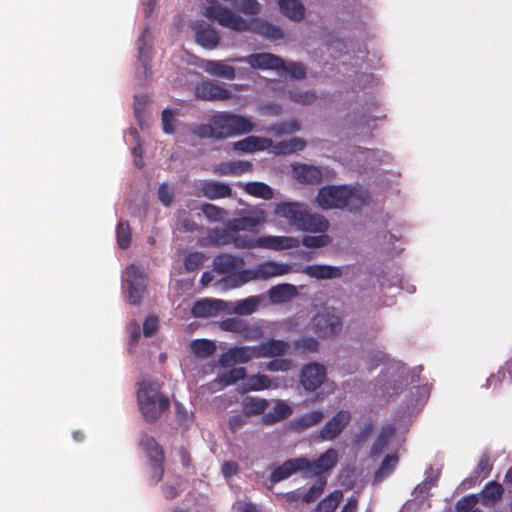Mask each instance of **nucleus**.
<instances>
[{
  "instance_id": "nucleus-37",
  "label": "nucleus",
  "mask_w": 512,
  "mask_h": 512,
  "mask_svg": "<svg viewBox=\"0 0 512 512\" xmlns=\"http://www.w3.org/2000/svg\"><path fill=\"white\" fill-rule=\"evenodd\" d=\"M190 348L196 357L206 359L214 354L216 344L208 339H195L190 342Z\"/></svg>"
},
{
  "instance_id": "nucleus-35",
  "label": "nucleus",
  "mask_w": 512,
  "mask_h": 512,
  "mask_svg": "<svg viewBox=\"0 0 512 512\" xmlns=\"http://www.w3.org/2000/svg\"><path fill=\"white\" fill-rule=\"evenodd\" d=\"M395 433V426L392 424H388L386 426H383L380 434L376 438L374 444L371 448V456L377 457L382 454L386 446L388 445L390 439Z\"/></svg>"
},
{
  "instance_id": "nucleus-34",
  "label": "nucleus",
  "mask_w": 512,
  "mask_h": 512,
  "mask_svg": "<svg viewBox=\"0 0 512 512\" xmlns=\"http://www.w3.org/2000/svg\"><path fill=\"white\" fill-rule=\"evenodd\" d=\"M205 70L211 75L228 80H234L236 77L235 68L225 64L223 61L209 60L205 64Z\"/></svg>"
},
{
  "instance_id": "nucleus-5",
  "label": "nucleus",
  "mask_w": 512,
  "mask_h": 512,
  "mask_svg": "<svg viewBox=\"0 0 512 512\" xmlns=\"http://www.w3.org/2000/svg\"><path fill=\"white\" fill-rule=\"evenodd\" d=\"M354 198V191L346 185H327L319 189L316 202L322 209H343L348 207Z\"/></svg>"
},
{
  "instance_id": "nucleus-61",
  "label": "nucleus",
  "mask_w": 512,
  "mask_h": 512,
  "mask_svg": "<svg viewBox=\"0 0 512 512\" xmlns=\"http://www.w3.org/2000/svg\"><path fill=\"white\" fill-rule=\"evenodd\" d=\"M162 127L163 131L167 134H172L175 131V116L172 110L164 109L162 111Z\"/></svg>"
},
{
  "instance_id": "nucleus-18",
  "label": "nucleus",
  "mask_w": 512,
  "mask_h": 512,
  "mask_svg": "<svg viewBox=\"0 0 512 512\" xmlns=\"http://www.w3.org/2000/svg\"><path fill=\"white\" fill-rule=\"evenodd\" d=\"M304 457L292 458L277 466L270 474V481L275 484L289 478L298 471H304Z\"/></svg>"
},
{
  "instance_id": "nucleus-36",
  "label": "nucleus",
  "mask_w": 512,
  "mask_h": 512,
  "mask_svg": "<svg viewBox=\"0 0 512 512\" xmlns=\"http://www.w3.org/2000/svg\"><path fill=\"white\" fill-rule=\"evenodd\" d=\"M342 500L343 492L341 490H334L326 495L312 512H335Z\"/></svg>"
},
{
  "instance_id": "nucleus-3",
  "label": "nucleus",
  "mask_w": 512,
  "mask_h": 512,
  "mask_svg": "<svg viewBox=\"0 0 512 512\" xmlns=\"http://www.w3.org/2000/svg\"><path fill=\"white\" fill-rule=\"evenodd\" d=\"M157 382L142 381L137 391V401L144 420L155 423L170 407V400L161 393Z\"/></svg>"
},
{
  "instance_id": "nucleus-45",
  "label": "nucleus",
  "mask_w": 512,
  "mask_h": 512,
  "mask_svg": "<svg viewBox=\"0 0 512 512\" xmlns=\"http://www.w3.org/2000/svg\"><path fill=\"white\" fill-rule=\"evenodd\" d=\"M271 386V379L264 374L252 375L244 382L245 391H260Z\"/></svg>"
},
{
  "instance_id": "nucleus-2",
  "label": "nucleus",
  "mask_w": 512,
  "mask_h": 512,
  "mask_svg": "<svg viewBox=\"0 0 512 512\" xmlns=\"http://www.w3.org/2000/svg\"><path fill=\"white\" fill-rule=\"evenodd\" d=\"M274 213L297 231L323 233L329 228L328 220L323 215L311 213L307 204L303 202H280L276 204Z\"/></svg>"
},
{
  "instance_id": "nucleus-29",
  "label": "nucleus",
  "mask_w": 512,
  "mask_h": 512,
  "mask_svg": "<svg viewBox=\"0 0 512 512\" xmlns=\"http://www.w3.org/2000/svg\"><path fill=\"white\" fill-rule=\"evenodd\" d=\"M280 12L294 22H300L305 16V7L300 0H279Z\"/></svg>"
},
{
  "instance_id": "nucleus-20",
  "label": "nucleus",
  "mask_w": 512,
  "mask_h": 512,
  "mask_svg": "<svg viewBox=\"0 0 512 512\" xmlns=\"http://www.w3.org/2000/svg\"><path fill=\"white\" fill-rule=\"evenodd\" d=\"M138 60L141 62L144 73L149 71V62L152 58V35L150 29L145 27L137 39Z\"/></svg>"
},
{
  "instance_id": "nucleus-28",
  "label": "nucleus",
  "mask_w": 512,
  "mask_h": 512,
  "mask_svg": "<svg viewBox=\"0 0 512 512\" xmlns=\"http://www.w3.org/2000/svg\"><path fill=\"white\" fill-rule=\"evenodd\" d=\"M292 266L288 263L265 261L258 265L260 279L267 280L272 277L282 276L292 272Z\"/></svg>"
},
{
  "instance_id": "nucleus-57",
  "label": "nucleus",
  "mask_w": 512,
  "mask_h": 512,
  "mask_svg": "<svg viewBox=\"0 0 512 512\" xmlns=\"http://www.w3.org/2000/svg\"><path fill=\"white\" fill-rule=\"evenodd\" d=\"M505 371L510 374V378L512 380V360L506 362L505 365L498 370L497 374L491 375L486 381V386L496 387L498 383H501L504 380Z\"/></svg>"
},
{
  "instance_id": "nucleus-13",
  "label": "nucleus",
  "mask_w": 512,
  "mask_h": 512,
  "mask_svg": "<svg viewBox=\"0 0 512 512\" xmlns=\"http://www.w3.org/2000/svg\"><path fill=\"white\" fill-rule=\"evenodd\" d=\"M209 238L217 245L233 244L236 248L245 249L251 245L249 244L250 236L235 234L234 231L229 229L228 222L223 229H214L211 231Z\"/></svg>"
},
{
  "instance_id": "nucleus-10",
  "label": "nucleus",
  "mask_w": 512,
  "mask_h": 512,
  "mask_svg": "<svg viewBox=\"0 0 512 512\" xmlns=\"http://www.w3.org/2000/svg\"><path fill=\"white\" fill-rule=\"evenodd\" d=\"M249 244H251L250 248H265L271 249L274 251H281L286 249H292L299 246V240L290 236H261L258 238H254L250 236Z\"/></svg>"
},
{
  "instance_id": "nucleus-48",
  "label": "nucleus",
  "mask_w": 512,
  "mask_h": 512,
  "mask_svg": "<svg viewBox=\"0 0 512 512\" xmlns=\"http://www.w3.org/2000/svg\"><path fill=\"white\" fill-rule=\"evenodd\" d=\"M326 484L325 477L318 478L308 491L302 493V501L305 503L314 502L323 493Z\"/></svg>"
},
{
  "instance_id": "nucleus-59",
  "label": "nucleus",
  "mask_w": 512,
  "mask_h": 512,
  "mask_svg": "<svg viewBox=\"0 0 512 512\" xmlns=\"http://www.w3.org/2000/svg\"><path fill=\"white\" fill-rule=\"evenodd\" d=\"M293 366V362L290 359L278 358L269 361L266 365V369L271 372H286L289 371Z\"/></svg>"
},
{
  "instance_id": "nucleus-39",
  "label": "nucleus",
  "mask_w": 512,
  "mask_h": 512,
  "mask_svg": "<svg viewBox=\"0 0 512 512\" xmlns=\"http://www.w3.org/2000/svg\"><path fill=\"white\" fill-rule=\"evenodd\" d=\"M244 190L251 196L258 197L264 200L273 198V189L263 182H248L244 186Z\"/></svg>"
},
{
  "instance_id": "nucleus-51",
  "label": "nucleus",
  "mask_w": 512,
  "mask_h": 512,
  "mask_svg": "<svg viewBox=\"0 0 512 512\" xmlns=\"http://www.w3.org/2000/svg\"><path fill=\"white\" fill-rule=\"evenodd\" d=\"M220 328L223 331L245 333L248 329V324L240 318L233 317L221 321Z\"/></svg>"
},
{
  "instance_id": "nucleus-47",
  "label": "nucleus",
  "mask_w": 512,
  "mask_h": 512,
  "mask_svg": "<svg viewBox=\"0 0 512 512\" xmlns=\"http://www.w3.org/2000/svg\"><path fill=\"white\" fill-rule=\"evenodd\" d=\"M276 498L284 509L289 510L302 500V492L298 488L286 493H276Z\"/></svg>"
},
{
  "instance_id": "nucleus-22",
  "label": "nucleus",
  "mask_w": 512,
  "mask_h": 512,
  "mask_svg": "<svg viewBox=\"0 0 512 512\" xmlns=\"http://www.w3.org/2000/svg\"><path fill=\"white\" fill-rule=\"evenodd\" d=\"M200 192L202 196L210 200L228 198L232 196L231 187L226 183L218 181H204L201 184Z\"/></svg>"
},
{
  "instance_id": "nucleus-63",
  "label": "nucleus",
  "mask_w": 512,
  "mask_h": 512,
  "mask_svg": "<svg viewBox=\"0 0 512 512\" xmlns=\"http://www.w3.org/2000/svg\"><path fill=\"white\" fill-rule=\"evenodd\" d=\"M290 98L294 102L307 105L315 101L316 95L313 92L296 90L290 92Z\"/></svg>"
},
{
  "instance_id": "nucleus-6",
  "label": "nucleus",
  "mask_w": 512,
  "mask_h": 512,
  "mask_svg": "<svg viewBox=\"0 0 512 512\" xmlns=\"http://www.w3.org/2000/svg\"><path fill=\"white\" fill-rule=\"evenodd\" d=\"M139 445L149 460L152 469L151 479L156 484L162 480L164 475V450L155 438L147 433L141 435Z\"/></svg>"
},
{
  "instance_id": "nucleus-40",
  "label": "nucleus",
  "mask_w": 512,
  "mask_h": 512,
  "mask_svg": "<svg viewBox=\"0 0 512 512\" xmlns=\"http://www.w3.org/2000/svg\"><path fill=\"white\" fill-rule=\"evenodd\" d=\"M245 378L246 369L244 367H238L220 373L215 381L218 382L222 387H227Z\"/></svg>"
},
{
  "instance_id": "nucleus-1",
  "label": "nucleus",
  "mask_w": 512,
  "mask_h": 512,
  "mask_svg": "<svg viewBox=\"0 0 512 512\" xmlns=\"http://www.w3.org/2000/svg\"><path fill=\"white\" fill-rule=\"evenodd\" d=\"M204 14L210 20L217 21L221 26L236 32L250 31L274 41L284 38V32L280 27L261 19L247 21L222 6H209Z\"/></svg>"
},
{
  "instance_id": "nucleus-43",
  "label": "nucleus",
  "mask_w": 512,
  "mask_h": 512,
  "mask_svg": "<svg viewBox=\"0 0 512 512\" xmlns=\"http://www.w3.org/2000/svg\"><path fill=\"white\" fill-rule=\"evenodd\" d=\"M260 303L261 298L259 296H250L238 301L233 310L238 315H250L258 309Z\"/></svg>"
},
{
  "instance_id": "nucleus-11",
  "label": "nucleus",
  "mask_w": 512,
  "mask_h": 512,
  "mask_svg": "<svg viewBox=\"0 0 512 512\" xmlns=\"http://www.w3.org/2000/svg\"><path fill=\"white\" fill-rule=\"evenodd\" d=\"M326 379V368L316 362L309 363L301 369L300 383L306 391L317 390Z\"/></svg>"
},
{
  "instance_id": "nucleus-41",
  "label": "nucleus",
  "mask_w": 512,
  "mask_h": 512,
  "mask_svg": "<svg viewBox=\"0 0 512 512\" xmlns=\"http://www.w3.org/2000/svg\"><path fill=\"white\" fill-rule=\"evenodd\" d=\"M290 414L291 408L286 403L280 401L274 406L273 412L263 416V422L267 425H272L286 419Z\"/></svg>"
},
{
  "instance_id": "nucleus-12",
  "label": "nucleus",
  "mask_w": 512,
  "mask_h": 512,
  "mask_svg": "<svg viewBox=\"0 0 512 512\" xmlns=\"http://www.w3.org/2000/svg\"><path fill=\"white\" fill-rule=\"evenodd\" d=\"M253 358H257L256 346H235L223 353L218 363L226 368L238 363H247Z\"/></svg>"
},
{
  "instance_id": "nucleus-62",
  "label": "nucleus",
  "mask_w": 512,
  "mask_h": 512,
  "mask_svg": "<svg viewBox=\"0 0 512 512\" xmlns=\"http://www.w3.org/2000/svg\"><path fill=\"white\" fill-rule=\"evenodd\" d=\"M491 470L492 463L490 460V456L487 453H484L481 455L475 467L474 473L476 474L477 477L481 476L482 474H484V476H487Z\"/></svg>"
},
{
  "instance_id": "nucleus-30",
  "label": "nucleus",
  "mask_w": 512,
  "mask_h": 512,
  "mask_svg": "<svg viewBox=\"0 0 512 512\" xmlns=\"http://www.w3.org/2000/svg\"><path fill=\"white\" fill-rule=\"evenodd\" d=\"M272 141L268 138L249 136L234 143V149L244 153H252L268 148Z\"/></svg>"
},
{
  "instance_id": "nucleus-25",
  "label": "nucleus",
  "mask_w": 512,
  "mask_h": 512,
  "mask_svg": "<svg viewBox=\"0 0 512 512\" xmlns=\"http://www.w3.org/2000/svg\"><path fill=\"white\" fill-rule=\"evenodd\" d=\"M196 42L202 47L212 50L219 44L218 32L208 24H200L195 29Z\"/></svg>"
},
{
  "instance_id": "nucleus-52",
  "label": "nucleus",
  "mask_w": 512,
  "mask_h": 512,
  "mask_svg": "<svg viewBox=\"0 0 512 512\" xmlns=\"http://www.w3.org/2000/svg\"><path fill=\"white\" fill-rule=\"evenodd\" d=\"M293 347L301 353H313L318 350L319 343L313 337H302L293 342Z\"/></svg>"
},
{
  "instance_id": "nucleus-7",
  "label": "nucleus",
  "mask_w": 512,
  "mask_h": 512,
  "mask_svg": "<svg viewBox=\"0 0 512 512\" xmlns=\"http://www.w3.org/2000/svg\"><path fill=\"white\" fill-rule=\"evenodd\" d=\"M342 326L341 317L329 311L317 313L311 320L312 330L321 338H329L339 334Z\"/></svg>"
},
{
  "instance_id": "nucleus-33",
  "label": "nucleus",
  "mask_w": 512,
  "mask_h": 512,
  "mask_svg": "<svg viewBox=\"0 0 512 512\" xmlns=\"http://www.w3.org/2000/svg\"><path fill=\"white\" fill-rule=\"evenodd\" d=\"M504 493L503 486L496 482H488L481 492V502L486 507H493Z\"/></svg>"
},
{
  "instance_id": "nucleus-32",
  "label": "nucleus",
  "mask_w": 512,
  "mask_h": 512,
  "mask_svg": "<svg viewBox=\"0 0 512 512\" xmlns=\"http://www.w3.org/2000/svg\"><path fill=\"white\" fill-rule=\"evenodd\" d=\"M324 419V413L320 410H313L301 415L292 421V427L296 431H304L311 427L319 425Z\"/></svg>"
},
{
  "instance_id": "nucleus-21",
  "label": "nucleus",
  "mask_w": 512,
  "mask_h": 512,
  "mask_svg": "<svg viewBox=\"0 0 512 512\" xmlns=\"http://www.w3.org/2000/svg\"><path fill=\"white\" fill-rule=\"evenodd\" d=\"M293 175L300 183L303 184H319L322 181V172L314 165H293Z\"/></svg>"
},
{
  "instance_id": "nucleus-14",
  "label": "nucleus",
  "mask_w": 512,
  "mask_h": 512,
  "mask_svg": "<svg viewBox=\"0 0 512 512\" xmlns=\"http://www.w3.org/2000/svg\"><path fill=\"white\" fill-rule=\"evenodd\" d=\"M237 61L246 62L252 68L261 70L280 71V68L284 67V60L280 56L268 52L253 53Z\"/></svg>"
},
{
  "instance_id": "nucleus-8",
  "label": "nucleus",
  "mask_w": 512,
  "mask_h": 512,
  "mask_svg": "<svg viewBox=\"0 0 512 512\" xmlns=\"http://www.w3.org/2000/svg\"><path fill=\"white\" fill-rule=\"evenodd\" d=\"M339 455L336 449L329 448L321 454L316 460H309L304 457L306 462L304 465V472L308 476L323 477L325 473H329L338 463Z\"/></svg>"
},
{
  "instance_id": "nucleus-27",
  "label": "nucleus",
  "mask_w": 512,
  "mask_h": 512,
  "mask_svg": "<svg viewBox=\"0 0 512 512\" xmlns=\"http://www.w3.org/2000/svg\"><path fill=\"white\" fill-rule=\"evenodd\" d=\"M264 222L262 217L257 216H243L240 218H233L228 220V227L235 234H239L240 231L258 232L259 227Z\"/></svg>"
},
{
  "instance_id": "nucleus-15",
  "label": "nucleus",
  "mask_w": 512,
  "mask_h": 512,
  "mask_svg": "<svg viewBox=\"0 0 512 512\" xmlns=\"http://www.w3.org/2000/svg\"><path fill=\"white\" fill-rule=\"evenodd\" d=\"M196 96L206 101H224L232 98L230 90L214 81H203L196 87Z\"/></svg>"
},
{
  "instance_id": "nucleus-56",
  "label": "nucleus",
  "mask_w": 512,
  "mask_h": 512,
  "mask_svg": "<svg viewBox=\"0 0 512 512\" xmlns=\"http://www.w3.org/2000/svg\"><path fill=\"white\" fill-rule=\"evenodd\" d=\"M191 132L199 137L200 139L212 138L216 139V133L214 130V126L212 123V117L209 119V123L207 124H199L196 125Z\"/></svg>"
},
{
  "instance_id": "nucleus-23",
  "label": "nucleus",
  "mask_w": 512,
  "mask_h": 512,
  "mask_svg": "<svg viewBox=\"0 0 512 512\" xmlns=\"http://www.w3.org/2000/svg\"><path fill=\"white\" fill-rule=\"evenodd\" d=\"M252 170V164L249 161L237 160L222 162L214 166V173L219 176H240Z\"/></svg>"
},
{
  "instance_id": "nucleus-46",
  "label": "nucleus",
  "mask_w": 512,
  "mask_h": 512,
  "mask_svg": "<svg viewBox=\"0 0 512 512\" xmlns=\"http://www.w3.org/2000/svg\"><path fill=\"white\" fill-rule=\"evenodd\" d=\"M116 238L118 246L125 250L129 248L132 240L131 229L127 221H119L116 227Z\"/></svg>"
},
{
  "instance_id": "nucleus-50",
  "label": "nucleus",
  "mask_w": 512,
  "mask_h": 512,
  "mask_svg": "<svg viewBox=\"0 0 512 512\" xmlns=\"http://www.w3.org/2000/svg\"><path fill=\"white\" fill-rule=\"evenodd\" d=\"M234 8L246 15H257L260 12V4L257 0H230Z\"/></svg>"
},
{
  "instance_id": "nucleus-4",
  "label": "nucleus",
  "mask_w": 512,
  "mask_h": 512,
  "mask_svg": "<svg viewBox=\"0 0 512 512\" xmlns=\"http://www.w3.org/2000/svg\"><path fill=\"white\" fill-rule=\"evenodd\" d=\"M212 123L216 133V140L249 133L254 127L249 118L227 111L213 115Z\"/></svg>"
},
{
  "instance_id": "nucleus-26",
  "label": "nucleus",
  "mask_w": 512,
  "mask_h": 512,
  "mask_svg": "<svg viewBox=\"0 0 512 512\" xmlns=\"http://www.w3.org/2000/svg\"><path fill=\"white\" fill-rule=\"evenodd\" d=\"M298 295L297 288L289 283L272 286L268 290V297L274 304L286 303Z\"/></svg>"
},
{
  "instance_id": "nucleus-9",
  "label": "nucleus",
  "mask_w": 512,
  "mask_h": 512,
  "mask_svg": "<svg viewBox=\"0 0 512 512\" xmlns=\"http://www.w3.org/2000/svg\"><path fill=\"white\" fill-rule=\"evenodd\" d=\"M351 421V413L348 410H339L321 428L318 438L322 441L335 440Z\"/></svg>"
},
{
  "instance_id": "nucleus-42",
  "label": "nucleus",
  "mask_w": 512,
  "mask_h": 512,
  "mask_svg": "<svg viewBox=\"0 0 512 512\" xmlns=\"http://www.w3.org/2000/svg\"><path fill=\"white\" fill-rule=\"evenodd\" d=\"M268 406L265 399L246 397L242 402V408L245 415H260L264 413Z\"/></svg>"
},
{
  "instance_id": "nucleus-55",
  "label": "nucleus",
  "mask_w": 512,
  "mask_h": 512,
  "mask_svg": "<svg viewBox=\"0 0 512 512\" xmlns=\"http://www.w3.org/2000/svg\"><path fill=\"white\" fill-rule=\"evenodd\" d=\"M300 130V124L297 120L293 119L290 121L275 124L271 127L276 135L291 134Z\"/></svg>"
},
{
  "instance_id": "nucleus-60",
  "label": "nucleus",
  "mask_w": 512,
  "mask_h": 512,
  "mask_svg": "<svg viewBox=\"0 0 512 512\" xmlns=\"http://www.w3.org/2000/svg\"><path fill=\"white\" fill-rule=\"evenodd\" d=\"M204 261V255L200 252H191L185 257L184 266L187 271L197 270Z\"/></svg>"
},
{
  "instance_id": "nucleus-17",
  "label": "nucleus",
  "mask_w": 512,
  "mask_h": 512,
  "mask_svg": "<svg viewBox=\"0 0 512 512\" xmlns=\"http://www.w3.org/2000/svg\"><path fill=\"white\" fill-rule=\"evenodd\" d=\"M290 349V344L284 340L270 338L256 345L257 358H274L284 356Z\"/></svg>"
},
{
  "instance_id": "nucleus-19",
  "label": "nucleus",
  "mask_w": 512,
  "mask_h": 512,
  "mask_svg": "<svg viewBox=\"0 0 512 512\" xmlns=\"http://www.w3.org/2000/svg\"><path fill=\"white\" fill-rule=\"evenodd\" d=\"M226 308V302L220 299L205 298L198 300L192 307L191 313L194 317L202 318L215 316Z\"/></svg>"
},
{
  "instance_id": "nucleus-64",
  "label": "nucleus",
  "mask_w": 512,
  "mask_h": 512,
  "mask_svg": "<svg viewBox=\"0 0 512 512\" xmlns=\"http://www.w3.org/2000/svg\"><path fill=\"white\" fill-rule=\"evenodd\" d=\"M133 280L147 281L146 276H145L144 272L142 271V269L135 264H130L126 267V270H125V281L130 282Z\"/></svg>"
},
{
  "instance_id": "nucleus-44",
  "label": "nucleus",
  "mask_w": 512,
  "mask_h": 512,
  "mask_svg": "<svg viewBox=\"0 0 512 512\" xmlns=\"http://www.w3.org/2000/svg\"><path fill=\"white\" fill-rule=\"evenodd\" d=\"M147 281H130L128 284V301L132 305H137L141 302L143 295L147 288Z\"/></svg>"
},
{
  "instance_id": "nucleus-38",
  "label": "nucleus",
  "mask_w": 512,
  "mask_h": 512,
  "mask_svg": "<svg viewBox=\"0 0 512 512\" xmlns=\"http://www.w3.org/2000/svg\"><path fill=\"white\" fill-rule=\"evenodd\" d=\"M305 147V140L299 137H294L287 141L278 142L274 146V150L277 154L287 155L297 151H302Z\"/></svg>"
},
{
  "instance_id": "nucleus-53",
  "label": "nucleus",
  "mask_w": 512,
  "mask_h": 512,
  "mask_svg": "<svg viewBox=\"0 0 512 512\" xmlns=\"http://www.w3.org/2000/svg\"><path fill=\"white\" fill-rule=\"evenodd\" d=\"M280 71L296 80H302L306 77V67L298 62H284V67H281Z\"/></svg>"
},
{
  "instance_id": "nucleus-16",
  "label": "nucleus",
  "mask_w": 512,
  "mask_h": 512,
  "mask_svg": "<svg viewBox=\"0 0 512 512\" xmlns=\"http://www.w3.org/2000/svg\"><path fill=\"white\" fill-rule=\"evenodd\" d=\"M244 265L245 261L242 257L228 253L219 254L213 259L214 271L227 276L235 275Z\"/></svg>"
},
{
  "instance_id": "nucleus-31",
  "label": "nucleus",
  "mask_w": 512,
  "mask_h": 512,
  "mask_svg": "<svg viewBox=\"0 0 512 512\" xmlns=\"http://www.w3.org/2000/svg\"><path fill=\"white\" fill-rule=\"evenodd\" d=\"M303 272L316 279H333L342 275L341 269L338 267L319 264L308 265L303 269Z\"/></svg>"
},
{
  "instance_id": "nucleus-54",
  "label": "nucleus",
  "mask_w": 512,
  "mask_h": 512,
  "mask_svg": "<svg viewBox=\"0 0 512 512\" xmlns=\"http://www.w3.org/2000/svg\"><path fill=\"white\" fill-rule=\"evenodd\" d=\"M331 243V237L326 232L319 233L317 236H304L302 244L307 248H321Z\"/></svg>"
},
{
  "instance_id": "nucleus-49",
  "label": "nucleus",
  "mask_w": 512,
  "mask_h": 512,
  "mask_svg": "<svg viewBox=\"0 0 512 512\" xmlns=\"http://www.w3.org/2000/svg\"><path fill=\"white\" fill-rule=\"evenodd\" d=\"M204 216L211 222H220L228 215V212L214 204L205 203L201 206Z\"/></svg>"
},
{
  "instance_id": "nucleus-24",
  "label": "nucleus",
  "mask_w": 512,
  "mask_h": 512,
  "mask_svg": "<svg viewBox=\"0 0 512 512\" xmlns=\"http://www.w3.org/2000/svg\"><path fill=\"white\" fill-rule=\"evenodd\" d=\"M260 279L258 267L256 269H240L233 276H226L220 283L228 289L240 287L249 281Z\"/></svg>"
},
{
  "instance_id": "nucleus-58",
  "label": "nucleus",
  "mask_w": 512,
  "mask_h": 512,
  "mask_svg": "<svg viewBox=\"0 0 512 512\" xmlns=\"http://www.w3.org/2000/svg\"><path fill=\"white\" fill-rule=\"evenodd\" d=\"M398 462V456L395 454H388L384 457L381 462L378 470L376 471V476H386L393 471L396 464Z\"/></svg>"
}]
</instances>
